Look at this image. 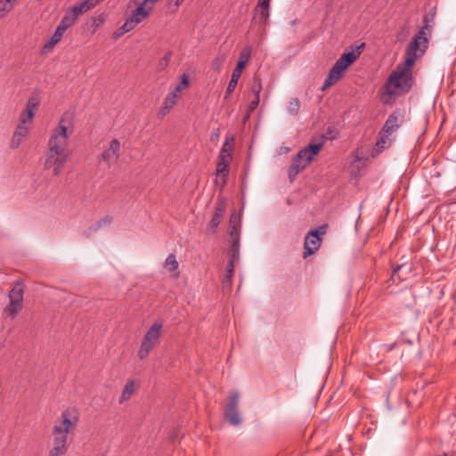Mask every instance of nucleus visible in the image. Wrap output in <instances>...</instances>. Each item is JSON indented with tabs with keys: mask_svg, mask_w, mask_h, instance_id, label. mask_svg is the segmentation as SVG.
Instances as JSON below:
<instances>
[{
	"mask_svg": "<svg viewBox=\"0 0 456 456\" xmlns=\"http://www.w3.org/2000/svg\"><path fill=\"white\" fill-rule=\"evenodd\" d=\"M69 123L61 118L59 125L53 130L48 141V151L45 167L51 169L54 176H59L68 160L70 152L68 149V139L72 129L69 132Z\"/></svg>",
	"mask_w": 456,
	"mask_h": 456,
	"instance_id": "obj_1",
	"label": "nucleus"
},
{
	"mask_svg": "<svg viewBox=\"0 0 456 456\" xmlns=\"http://www.w3.org/2000/svg\"><path fill=\"white\" fill-rule=\"evenodd\" d=\"M422 55L420 53L406 48L403 63L396 67L385 84V92L382 96L384 103H388L393 96L405 94L411 90L413 85L411 67Z\"/></svg>",
	"mask_w": 456,
	"mask_h": 456,
	"instance_id": "obj_2",
	"label": "nucleus"
},
{
	"mask_svg": "<svg viewBox=\"0 0 456 456\" xmlns=\"http://www.w3.org/2000/svg\"><path fill=\"white\" fill-rule=\"evenodd\" d=\"M78 412L76 408L63 411L53 428V447L49 456H61L68 451V435L74 430L78 423Z\"/></svg>",
	"mask_w": 456,
	"mask_h": 456,
	"instance_id": "obj_3",
	"label": "nucleus"
},
{
	"mask_svg": "<svg viewBox=\"0 0 456 456\" xmlns=\"http://www.w3.org/2000/svg\"><path fill=\"white\" fill-rule=\"evenodd\" d=\"M436 14V7H433L427 14L424 15L421 28L419 29L418 33L414 36L407 46L408 48L411 49V51H416L424 54L428 48V39L434 27Z\"/></svg>",
	"mask_w": 456,
	"mask_h": 456,
	"instance_id": "obj_4",
	"label": "nucleus"
},
{
	"mask_svg": "<svg viewBox=\"0 0 456 456\" xmlns=\"http://www.w3.org/2000/svg\"><path fill=\"white\" fill-rule=\"evenodd\" d=\"M404 122V112L401 110L393 111L386 120L379 134L376 146L379 151H383L391 144L389 136L396 132Z\"/></svg>",
	"mask_w": 456,
	"mask_h": 456,
	"instance_id": "obj_5",
	"label": "nucleus"
},
{
	"mask_svg": "<svg viewBox=\"0 0 456 456\" xmlns=\"http://www.w3.org/2000/svg\"><path fill=\"white\" fill-rule=\"evenodd\" d=\"M322 147V143H311L297 152L288 170V175L291 182L300 171L304 170L312 162L314 157L319 153Z\"/></svg>",
	"mask_w": 456,
	"mask_h": 456,
	"instance_id": "obj_6",
	"label": "nucleus"
},
{
	"mask_svg": "<svg viewBox=\"0 0 456 456\" xmlns=\"http://www.w3.org/2000/svg\"><path fill=\"white\" fill-rule=\"evenodd\" d=\"M162 327V323L156 322L148 330L138 351V356L140 359L142 360L146 358L151 349L158 344L161 335Z\"/></svg>",
	"mask_w": 456,
	"mask_h": 456,
	"instance_id": "obj_7",
	"label": "nucleus"
},
{
	"mask_svg": "<svg viewBox=\"0 0 456 456\" xmlns=\"http://www.w3.org/2000/svg\"><path fill=\"white\" fill-rule=\"evenodd\" d=\"M24 288L20 281H17L12 289L9 291V305L4 308L12 318L17 316L22 308Z\"/></svg>",
	"mask_w": 456,
	"mask_h": 456,
	"instance_id": "obj_8",
	"label": "nucleus"
},
{
	"mask_svg": "<svg viewBox=\"0 0 456 456\" xmlns=\"http://www.w3.org/2000/svg\"><path fill=\"white\" fill-rule=\"evenodd\" d=\"M326 230L327 225L323 224L307 233L304 243V258L313 255L319 249L322 242L321 237L326 233Z\"/></svg>",
	"mask_w": 456,
	"mask_h": 456,
	"instance_id": "obj_9",
	"label": "nucleus"
},
{
	"mask_svg": "<svg viewBox=\"0 0 456 456\" xmlns=\"http://www.w3.org/2000/svg\"><path fill=\"white\" fill-rule=\"evenodd\" d=\"M239 399L240 393L237 390L232 391L229 401L224 408V416L232 426H239L241 423V418L238 410Z\"/></svg>",
	"mask_w": 456,
	"mask_h": 456,
	"instance_id": "obj_10",
	"label": "nucleus"
},
{
	"mask_svg": "<svg viewBox=\"0 0 456 456\" xmlns=\"http://www.w3.org/2000/svg\"><path fill=\"white\" fill-rule=\"evenodd\" d=\"M120 142L118 139H112L108 148H106L101 154V161L105 163L108 167L115 164L120 156Z\"/></svg>",
	"mask_w": 456,
	"mask_h": 456,
	"instance_id": "obj_11",
	"label": "nucleus"
},
{
	"mask_svg": "<svg viewBox=\"0 0 456 456\" xmlns=\"http://www.w3.org/2000/svg\"><path fill=\"white\" fill-rule=\"evenodd\" d=\"M226 203L224 198H219L216 207L215 214L213 215L209 224L208 230L211 232H215L223 220L224 214L225 212Z\"/></svg>",
	"mask_w": 456,
	"mask_h": 456,
	"instance_id": "obj_12",
	"label": "nucleus"
},
{
	"mask_svg": "<svg viewBox=\"0 0 456 456\" xmlns=\"http://www.w3.org/2000/svg\"><path fill=\"white\" fill-rule=\"evenodd\" d=\"M363 48L364 44L362 43L355 49L352 48L350 52L344 53L336 62L342 69H346L360 56Z\"/></svg>",
	"mask_w": 456,
	"mask_h": 456,
	"instance_id": "obj_13",
	"label": "nucleus"
},
{
	"mask_svg": "<svg viewBox=\"0 0 456 456\" xmlns=\"http://www.w3.org/2000/svg\"><path fill=\"white\" fill-rule=\"evenodd\" d=\"M345 70L346 69H342L341 66L335 62V64L330 69L328 77L324 80L322 90L324 91L334 83L338 81L343 77Z\"/></svg>",
	"mask_w": 456,
	"mask_h": 456,
	"instance_id": "obj_14",
	"label": "nucleus"
},
{
	"mask_svg": "<svg viewBox=\"0 0 456 456\" xmlns=\"http://www.w3.org/2000/svg\"><path fill=\"white\" fill-rule=\"evenodd\" d=\"M150 16L148 10L144 9L141 4L132 12L130 17L126 19L128 24L134 28L139 23Z\"/></svg>",
	"mask_w": 456,
	"mask_h": 456,
	"instance_id": "obj_15",
	"label": "nucleus"
},
{
	"mask_svg": "<svg viewBox=\"0 0 456 456\" xmlns=\"http://www.w3.org/2000/svg\"><path fill=\"white\" fill-rule=\"evenodd\" d=\"M177 96H175V93H168L166 96L162 107L160 108L158 117L159 118H165L169 111L173 109V107L176 104Z\"/></svg>",
	"mask_w": 456,
	"mask_h": 456,
	"instance_id": "obj_16",
	"label": "nucleus"
},
{
	"mask_svg": "<svg viewBox=\"0 0 456 456\" xmlns=\"http://www.w3.org/2000/svg\"><path fill=\"white\" fill-rule=\"evenodd\" d=\"M28 132V128L26 126L23 125H18V126L15 129V132L12 135V142H11V147L12 149H16L20 146L22 140L27 136Z\"/></svg>",
	"mask_w": 456,
	"mask_h": 456,
	"instance_id": "obj_17",
	"label": "nucleus"
},
{
	"mask_svg": "<svg viewBox=\"0 0 456 456\" xmlns=\"http://www.w3.org/2000/svg\"><path fill=\"white\" fill-rule=\"evenodd\" d=\"M242 70H243V69L240 68V64H237L236 68L233 69V71L232 73L230 82L226 88L225 96H224L225 98H227L228 95L231 94L235 90L238 81L241 76Z\"/></svg>",
	"mask_w": 456,
	"mask_h": 456,
	"instance_id": "obj_18",
	"label": "nucleus"
},
{
	"mask_svg": "<svg viewBox=\"0 0 456 456\" xmlns=\"http://www.w3.org/2000/svg\"><path fill=\"white\" fill-rule=\"evenodd\" d=\"M232 160V154L218 155L216 164V174H221L224 176L228 175V166Z\"/></svg>",
	"mask_w": 456,
	"mask_h": 456,
	"instance_id": "obj_19",
	"label": "nucleus"
},
{
	"mask_svg": "<svg viewBox=\"0 0 456 456\" xmlns=\"http://www.w3.org/2000/svg\"><path fill=\"white\" fill-rule=\"evenodd\" d=\"M112 222V217L110 216H106L101 220H99L96 224L94 225H91L88 227L85 232L84 235L86 237H90L93 233L96 232L101 227L110 225Z\"/></svg>",
	"mask_w": 456,
	"mask_h": 456,
	"instance_id": "obj_20",
	"label": "nucleus"
},
{
	"mask_svg": "<svg viewBox=\"0 0 456 456\" xmlns=\"http://www.w3.org/2000/svg\"><path fill=\"white\" fill-rule=\"evenodd\" d=\"M40 104V100L37 95H31L26 104L25 110L28 111L27 118L28 120H33L34 112L37 110Z\"/></svg>",
	"mask_w": 456,
	"mask_h": 456,
	"instance_id": "obj_21",
	"label": "nucleus"
},
{
	"mask_svg": "<svg viewBox=\"0 0 456 456\" xmlns=\"http://www.w3.org/2000/svg\"><path fill=\"white\" fill-rule=\"evenodd\" d=\"M178 265H179L175 254H170L165 260V268L168 270L175 278L179 276Z\"/></svg>",
	"mask_w": 456,
	"mask_h": 456,
	"instance_id": "obj_22",
	"label": "nucleus"
},
{
	"mask_svg": "<svg viewBox=\"0 0 456 456\" xmlns=\"http://www.w3.org/2000/svg\"><path fill=\"white\" fill-rule=\"evenodd\" d=\"M269 6L270 5H261V3H257L256 8H255V18L259 22L265 24L266 23L268 18H269Z\"/></svg>",
	"mask_w": 456,
	"mask_h": 456,
	"instance_id": "obj_23",
	"label": "nucleus"
},
{
	"mask_svg": "<svg viewBox=\"0 0 456 456\" xmlns=\"http://www.w3.org/2000/svg\"><path fill=\"white\" fill-rule=\"evenodd\" d=\"M64 33L65 31L62 29V28L57 27L50 40L45 44L44 50L48 51L53 49L54 45L61 40Z\"/></svg>",
	"mask_w": 456,
	"mask_h": 456,
	"instance_id": "obj_24",
	"label": "nucleus"
},
{
	"mask_svg": "<svg viewBox=\"0 0 456 456\" xmlns=\"http://www.w3.org/2000/svg\"><path fill=\"white\" fill-rule=\"evenodd\" d=\"M134 392V382L133 380H129L125 385V387L122 391V394L119 397V403H123L128 401Z\"/></svg>",
	"mask_w": 456,
	"mask_h": 456,
	"instance_id": "obj_25",
	"label": "nucleus"
},
{
	"mask_svg": "<svg viewBox=\"0 0 456 456\" xmlns=\"http://www.w3.org/2000/svg\"><path fill=\"white\" fill-rule=\"evenodd\" d=\"M77 17L74 12L66 14L61 19L60 24L57 26L59 28H62L64 31H66L69 28H70L77 20Z\"/></svg>",
	"mask_w": 456,
	"mask_h": 456,
	"instance_id": "obj_26",
	"label": "nucleus"
},
{
	"mask_svg": "<svg viewBox=\"0 0 456 456\" xmlns=\"http://www.w3.org/2000/svg\"><path fill=\"white\" fill-rule=\"evenodd\" d=\"M240 254V240H231V248L228 252L229 261L234 262Z\"/></svg>",
	"mask_w": 456,
	"mask_h": 456,
	"instance_id": "obj_27",
	"label": "nucleus"
},
{
	"mask_svg": "<svg viewBox=\"0 0 456 456\" xmlns=\"http://www.w3.org/2000/svg\"><path fill=\"white\" fill-rule=\"evenodd\" d=\"M234 138L232 135H226L225 141L222 146L219 155L232 154L233 149Z\"/></svg>",
	"mask_w": 456,
	"mask_h": 456,
	"instance_id": "obj_28",
	"label": "nucleus"
},
{
	"mask_svg": "<svg viewBox=\"0 0 456 456\" xmlns=\"http://www.w3.org/2000/svg\"><path fill=\"white\" fill-rule=\"evenodd\" d=\"M251 52L252 51H251L250 46H246L243 48V50L240 53V58L237 62V64H240V68H242V69L245 68L247 62L249 61V59L251 57Z\"/></svg>",
	"mask_w": 456,
	"mask_h": 456,
	"instance_id": "obj_29",
	"label": "nucleus"
},
{
	"mask_svg": "<svg viewBox=\"0 0 456 456\" xmlns=\"http://www.w3.org/2000/svg\"><path fill=\"white\" fill-rule=\"evenodd\" d=\"M234 272V262L229 261L226 266V274L224 278V286H231Z\"/></svg>",
	"mask_w": 456,
	"mask_h": 456,
	"instance_id": "obj_30",
	"label": "nucleus"
},
{
	"mask_svg": "<svg viewBox=\"0 0 456 456\" xmlns=\"http://www.w3.org/2000/svg\"><path fill=\"white\" fill-rule=\"evenodd\" d=\"M300 108V102L297 98H292L288 102V111L290 115L296 116Z\"/></svg>",
	"mask_w": 456,
	"mask_h": 456,
	"instance_id": "obj_31",
	"label": "nucleus"
},
{
	"mask_svg": "<svg viewBox=\"0 0 456 456\" xmlns=\"http://www.w3.org/2000/svg\"><path fill=\"white\" fill-rule=\"evenodd\" d=\"M132 29H134L129 24L128 22L126 20L124 22V24L118 28L114 33H113V38L114 39H118L119 37H121L123 35H125L126 33L131 31Z\"/></svg>",
	"mask_w": 456,
	"mask_h": 456,
	"instance_id": "obj_32",
	"label": "nucleus"
},
{
	"mask_svg": "<svg viewBox=\"0 0 456 456\" xmlns=\"http://www.w3.org/2000/svg\"><path fill=\"white\" fill-rule=\"evenodd\" d=\"M132 29H134L129 24L128 22L126 20L124 22V24L118 28L114 33H113V38L114 39H118L119 37H121L123 35H125L126 33L131 31Z\"/></svg>",
	"mask_w": 456,
	"mask_h": 456,
	"instance_id": "obj_33",
	"label": "nucleus"
},
{
	"mask_svg": "<svg viewBox=\"0 0 456 456\" xmlns=\"http://www.w3.org/2000/svg\"><path fill=\"white\" fill-rule=\"evenodd\" d=\"M90 11L85 0L76 5H74L71 9V12H74L77 17L80 14H83L86 12Z\"/></svg>",
	"mask_w": 456,
	"mask_h": 456,
	"instance_id": "obj_34",
	"label": "nucleus"
},
{
	"mask_svg": "<svg viewBox=\"0 0 456 456\" xmlns=\"http://www.w3.org/2000/svg\"><path fill=\"white\" fill-rule=\"evenodd\" d=\"M14 4L13 0H0V13L2 17L5 12H9L13 8Z\"/></svg>",
	"mask_w": 456,
	"mask_h": 456,
	"instance_id": "obj_35",
	"label": "nucleus"
},
{
	"mask_svg": "<svg viewBox=\"0 0 456 456\" xmlns=\"http://www.w3.org/2000/svg\"><path fill=\"white\" fill-rule=\"evenodd\" d=\"M225 61V55L219 54L216 58H215L211 63V67L214 70L220 71L223 68V65Z\"/></svg>",
	"mask_w": 456,
	"mask_h": 456,
	"instance_id": "obj_36",
	"label": "nucleus"
},
{
	"mask_svg": "<svg viewBox=\"0 0 456 456\" xmlns=\"http://www.w3.org/2000/svg\"><path fill=\"white\" fill-rule=\"evenodd\" d=\"M262 90V84L261 80L257 77H254L253 83L251 86V93L256 97V95L259 96L260 92Z\"/></svg>",
	"mask_w": 456,
	"mask_h": 456,
	"instance_id": "obj_37",
	"label": "nucleus"
},
{
	"mask_svg": "<svg viewBox=\"0 0 456 456\" xmlns=\"http://www.w3.org/2000/svg\"><path fill=\"white\" fill-rule=\"evenodd\" d=\"M157 1L158 0H142L139 3V4H141L144 9L148 10V12L151 14Z\"/></svg>",
	"mask_w": 456,
	"mask_h": 456,
	"instance_id": "obj_38",
	"label": "nucleus"
},
{
	"mask_svg": "<svg viewBox=\"0 0 456 456\" xmlns=\"http://www.w3.org/2000/svg\"><path fill=\"white\" fill-rule=\"evenodd\" d=\"M229 226L230 227H238V228L240 227V216L238 215H236L235 213H232L230 216Z\"/></svg>",
	"mask_w": 456,
	"mask_h": 456,
	"instance_id": "obj_39",
	"label": "nucleus"
},
{
	"mask_svg": "<svg viewBox=\"0 0 456 456\" xmlns=\"http://www.w3.org/2000/svg\"><path fill=\"white\" fill-rule=\"evenodd\" d=\"M171 59V53H167L159 63V69H164Z\"/></svg>",
	"mask_w": 456,
	"mask_h": 456,
	"instance_id": "obj_40",
	"label": "nucleus"
},
{
	"mask_svg": "<svg viewBox=\"0 0 456 456\" xmlns=\"http://www.w3.org/2000/svg\"><path fill=\"white\" fill-rule=\"evenodd\" d=\"M229 235L231 240H240V228L229 226Z\"/></svg>",
	"mask_w": 456,
	"mask_h": 456,
	"instance_id": "obj_41",
	"label": "nucleus"
},
{
	"mask_svg": "<svg viewBox=\"0 0 456 456\" xmlns=\"http://www.w3.org/2000/svg\"><path fill=\"white\" fill-rule=\"evenodd\" d=\"M27 115H28V111L24 110L20 115V124L19 125H23L25 126L26 124H30L32 122V120H28L27 118Z\"/></svg>",
	"mask_w": 456,
	"mask_h": 456,
	"instance_id": "obj_42",
	"label": "nucleus"
},
{
	"mask_svg": "<svg viewBox=\"0 0 456 456\" xmlns=\"http://www.w3.org/2000/svg\"><path fill=\"white\" fill-rule=\"evenodd\" d=\"M259 96H254L253 99L251 100L250 103H249V106H248V109L250 111L254 110L259 104Z\"/></svg>",
	"mask_w": 456,
	"mask_h": 456,
	"instance_id": "obj_43",
	"label": "nucleus"
},
{
	"mask_svg": "<svg viewBox=\"0 0 456 456\" xmlns=\"http://www.w3.org/2000/svg\"><path fill=\"white\" fill-rule=\"evenodd\" d=\"M189 84V77L186 74H183L180 85L183 86V89H185L186 87H188Z\"/></svg>",
	"mask_w": 456,
	"mask_h": 456,
	"instance_id": "obj_44",
	"label": "nucleus"
},
{
	"mask_svg": "<svg viewBox=\"0 0 456 456\" xmlns=\"http://www.w3.org/2000/svg\"><path fill=\"white\" fill-rule=\"evenodd\" d=\"M183 2V0H168L169 6H174L176 10Z\"/></svg>",
	"mask_w": 456,
	"mask_h": 456,
	"instance_id": "obj_45",
	"label": "nucleus"
},
{
	"mask_svg": "<svg viewBox=\"0 0 456 456\" xmlns=\"http://www.w3.org/2000/svg\"><path fill=\"white\" fill-rule=\"evenodd\" d=\"M89 9L95 7L101 1L100 0H85Z\"/></svg>",
	"mask_w": 456,
	"mask_h": 456,
	"instance_id": "obj_46",
	"label": "nucleus"
},
{
	"mask_svg": "<svg viewBox=\"0 0 456 456\" xmlns=\"http://www.w3.org/2000/svg\"><path fill=\"white\" fill-rule=\"evenodd\" d=\"M183 90V86L180 84H178L172 91H170V93H175V96L179 97V94Z\"/></svg>",
	"mask_w": 456,
	"mask_h": 456,
	"instance_id": "obj_47",
	"label": "nucleus"
},
{
	"mask_svg": "<svg viewBox=\"0 0 456 456\" xmlns=\"http://www.w3.org/2000/svg\"><path fill=\"white\" fill-rule=\"evenodd\" d=\"M219 130L217 129L213 134H212V137H211V140H217L219 138Z\"/></svg>",
	"mask_w": 456,
	"mask_h": 456,
	"instance_id": "obj_48",
	"label": "nucleus"
},
{
	"mask_svg": "<svg viewBox=\"0 0 456 456\" xmlns=\"http://www.w3.org/2000/svg\"><path fill=\"white\" fill-rule=\"evenodd\" d=\"M94 22L96 24V26H99L100 24H102L103 22V19L102 17H99L97 19H94Z\"/></svg>",
	"mask_w": 456,
	"mask_h": 456,
	"instance_id": "obj_49",
	"label": "nucleus"
},
{
	"mask_svg": "<svg viewBox=\"0 0 456 456\" xmlns=\"http://www.w3.org/2000/svg\"><path fill=\"white\" fill-rule=\"evenodd\" d=\"M403 268V265H397L394 270H393V276H395L401 269Z\"/></svg>",
	"mask_w": 456,
	"mask_h": 456,
	"instance_id": "obj_50",
	"label": "nucleus"
},
{
	"mask_svg": "<svg viewBox=\"0 0 456 456\" xmlns=\"http://www.w3.org/2000/svg\"><path fill=\"white\" fill-rule=\"evenodd\" d=\"M258 3H261V5H270V0H258Z\"/></svg>",
	"mask_w": 456,
	"mask_h": 456,
	"instance_id": "obj_51",
	"label": "nucleus"
},
{
	"mask_svg": "<svg viewBox=\"0 0 456 456\" xmlns=\"http://www.w3.org/2000/svg\"><path fill=\"white\" fill-rule=\"evenodd\" d=\"M142 0H131V3L135 4V5H138L140 2H142Z\"/></svg>",
	"mask_w": 456,
	"mask_h": 456,
	"instance_id": "obj_52",
	"label": "nucleus"
},
{
	"mask_svg": "<svg viewBox=\"0 0 456 456\" xmlns=\"http://www.w3.org/2000/svg\"><path fill=\"white\" fill-rule=\"evenodd\" d=\"M441 456H449L447 453H444L443 455ZM450 456H454V455H450Z\"/></svg>",
	"mask_w": 456,
	"mask_h": 456,
	"instance_id": "obj_53",
	"label": "nucleus"
},
{
	"mask_svg": "<svg viewBox=\"0 0 456 456\" xmlns=\"http://www.w3.org/2000/svg\"><path fill=\"white\" fill-rule=\"evenodd\" d=\"M2 17V14L0 13V18Z\"/></svg>",
	"mask_w": 456,
	"mask_h": 456,
	"instance_id": "obj_54",
	"label": "nucleus"
},
{
	"mask_svg": "<svg viewBox=\"0 0 456 456\" xmlns=\"http://www.w3.org/2000/svg\"><path fill=\"white\" fill-rule=\"evenodd\" d=\"M13 1L15 2L16 0H13Z\"/></svg>",
	"mask_w": 456,
	"mask_h": 456,
	"instance_id": "obj_55",
	"label": "nucleus"
},
{
	"mask_svg": "<svg viewBox=\"0 0 456 456\" xmlns=\"http://www.w3.org/2000/svg\"><path fill=\"white\" fill-rule=\"evenodd\" d=\"M455 299H456V297H455Z\"/></svg>",
	"mask_w": 456,
	"mask_h": 456,
	"instance_id": "obj_56",
	"label": "nucleus"
}]
</instances>
